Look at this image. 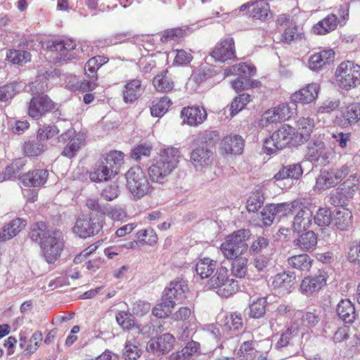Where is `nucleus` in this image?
Wrapping results in <instances>:
<instances>
[{"instance_id": "nucleus-1", "label": "nucleus", "mask_w": 360, "mask_h": 360, "mask_svg": "<svg viewBox=\"0 0 360 360\" xmlns=\"http://www.w3.org/2000/svg\"><path fill=\"white\" fill-rule=\"evenodd\" d=\"M180 152L174 147H168L161 150L160 155L154 159L148 169V174L153 182L163 184L167 176L177 167Z\"/></svg>"}, {"instance_id": "nucleus-2", "label": "nucleus", "mask_w": 360, "mask_h": 360, "mask_svg": "<svg viewBox=\"0 0 360 360\" xmlns=\"http://www.w3.org/2000/svg\"><path fill=\"white\" fill-rule=\"evenodd\" d=\"M48 90L46 80H36L30 84V91L32 95L28 103L27 112L30 117L39 120L51 112L55 108L54 102L44 92Z\"/></svg>"}, {"instance_id": "nucleus-3", "label": "nucleus", "mask_w": 360, "mask_h": 360, "mask_svg": "<svg viewBox=\"0 0 360 360\" xmlns=\"http://www.w3.org/2000/svg\"><path fill=\"white\" fill-rule=\"evenodd\" d=\"M124 153L118 150L106 153L92 167L90 179L94 182H103L114 177L124 163Z\"/></svg>"}, {"instance_id": "nucleus-4", "label": "nucleus", "mask_w": 360, "mask_h": 360, "mask_svg": "<svg viewBox=\"0 0 360 360\" xmlns=\"http://www.w3.org/2000/svg\"><path fill=\"white\" fill-rule=\"evenodd\" d=\"M250 231L248 229H239L227 236L220 246V250L228 259H233L240 257L247 250V240Z\"/></svg>"}, {"instance_id": "nucleus-5", "label": "nucleus", "mask_w": 360, "mask_h": 360, "mask_svg": "<svg viewBox=\"0 0 360 360\" xmlns=\"http://www.w3.org/2000/svg\"><path fill=\"white\" fill-rule=\"evenodd\" d=\"M125 177L126 186L135 200L142 198L153 190L145 172L140 167H131L125 174Z\"/></svg>"}, {"instance_id": "nucleus-6", "label": "nucleus", "mask_w": 360, "mask_h": 360, "mask_svg": "<svg viewBox=\"0 0 360 360\" xmlns=\"http://www.w3.org/2000/svg\"><path fill=\"white\" fill-rule=\"evenodd\" d=\"M335 77L340 89H353L360 84V65L350 60L342 62L336 68Z\"/></svg>"}, {"instance_id": "nucleus-7", "label": "nucleus", "mask_w": 360, "mask_h": 360, "mask_svg": "<svg viewBox=\"0 0 360 360\" xmlns=\"http://www.w3.org/2000/svg\"><path fill=\"white\" fill-rule=\"evenodd\" d=\"M295 129L288 124L282 125L264 143V148L267 154H273L285 148L295 136Z\"/></svg>"}, {"instance_id": "nucleus-8", "label": "nucleus", "mask_w": 360, "mask_h": 360, "mask_svg": "<svg viewBox=\"0 0 360 360\" xmlns=\"http://www.w3.org/2000/svg\"><path fill=\"white\" fill-rule=\"evenodd\" d=\"M44 259L48 264H54L60 257L64 248L63 233L60 231L51 236L39 245Z\"/></svg>"}, {"instance_id": "nucleus-9", "label": "nucleus", "mask_w": 360, "mask_h": 360, "mask_svg": "<svg viewBox=\"0 0 360 360\" xmlns=\"http://www.w3.org/2000/svg\"><path fill=\"white\" fill-rule=\"evenodd\" d=\"M108 58L104 56H96L91 58L84 65V74L88 78L84 79L80 84V89L83 91H94L98 86V70L108 62Z\"/></svg>"}, {"instance_id": "nucleus-10", "label": "nucleus", "mask_w": 360, "mask_h": 360, "mask_svg": "<svg viewBox=\"0 0 360 360\" xmlns=\"http://www.w3.org/2000/svg\"><path fill=\"white\" fill-rule=\"evenodd\" d=\"M299 206L297 202H282L277 204L266 205L260 212L259 220L262 225L270 226L276 217L281 218L290 213L292 208Z\"/></svg>"}, {"instance_id": "nucleus-11", "label": "nucleus", "mask_w": 360, "mask_h": 360, "mask_svg": "<svg viewBox=\"0 0 360 360\" xmlns=\"http://www.w3.org/2000/svg\"><path fill=\"white\" fill-rule=\"evenodd\" d=\"M75 49L76 44L72 39L54 41L47 46V51L55 63L75 58Z\"/></svg>"}, {"instance_id": "nucleus-12", "label": "nucleus", "mask_w": 360, "mask_h": 360, "mask_svg": "<svg viewBox=\"0 0 360 360\" xmlns=\"http://www.w3.org/2000/svg\"><path fill=\"white\" fill-rule=\"evenodd\" d=\"M103 228V221L98 217L83 216L79 217L73 227L75 234L86 238L97 234Z\"/></svg>"}, {"instance_id": "nucleus-13", "label": "nucleus", "mask_w": 360, "mask_h": 360, "mask_svg": "<svg viewBox=\"0 0 360 360\" xmlns=\"http://www.w3.org/2000/svg\"><path fill=\"white\" fill-rule=\"evenodd\" d=\"M304 330L300 326L298 321H294L285 330L282 331L277 340L275 348L282 350L289 345H299L300 339L303 337Z\"/></svg>"}, {"instance_id": "nucleus-14", "label": "nucleus", "mask_w": 360, "mask_h": 360, "mask_svg": "<svg viewBox=\"0 0 360 360\" xmlns=\"http://www.w3.org/2000/svg\"><path fill=\"white\" fill-rule=\"evenodd\" d=\"M206 22L207 23H212V18H207L199 21L197 24L166 30L162 33L160 40L163 43L176 42L184 37L188 33H191L198 28L205 25L207 24Z\"/></svg>"}, {"instance_id": "nucleus-15", "label": "nucleus", "mask_w": 360, "mask_h": 360, "mask_svg": "<svg viewBox=\"0 0 360 360\" xmlns=\"http://www.w3.org/2000/svg\"><path fill=\"white\" fill-rule=\"evenodd\" d=\"M293 202H297L299 206L292 208L290 211V213L297 210L293 219L292 229L294 232L300 233L306 231L311 224L313 212L309 207L304 205L300 201L294 200Z\"/></svg>"}, {"instance_id": "nucleus-16", "label": "nucleus", "mask_w": 360, "mask_h": 360, "mask_svg": "<svg viewBox=\"0 0 360 360\" xmlns=\"http://www.w3.org/2000/svg\"><path fill=\"white\" fill-rule=\"evenodd\" d=\"M211 56L216 61L221 63L233 59L236 57L233 38L226 37L219 41L214 47Z\"/></svg>"}, {"instance_id": "nucleus-17", "label": "nucleus", "mask_w": 360, "mask_h": 360, "mask_svg": "<svg viewBox=\"0 0 360 360\" xmlns=\"http://www.w3.org/2000/svg\"><path fill=\"white\" fill-rule=\"evenodd\" d=\"M320 90L319 84L311 83L292 94L290 101L293 106L297 103L308 104L314 101L319 95Z\"/></svg>"}, {"instance_id": "nucleus-18", "label": "nucleus", "mask_w": 360, "mask_h": 360, "mask_svg": "<svg viewBox=\"0 0 360 360\" xmlns=\"http://www.w3.org/2000/svg\"><path fill=\"white\" fill-rule=\"evenodd\" d=\"M212 160L213 152L204 145L196 147L191 153V162L197 171L209 167Z\"/></svg>"}, {"instance_id": "nucleus-19", "label": "nucleus", "mask_w": 360, "mask_h": 360, "mask_svg": "<svg viewBox=\"0 0 360 360\" xmlns=\"http://www.w3.org/2000/svg\"><path fill=\"white\" fill-rule=\"evenodd\" d=\"M219 326L224 335L226 334L229 338H231L236 332L243 328V323L241 314L235 312L224 315L219 320Z\"/></svg>"}, {"instance_id": "nucleus-20", "label": "nucleus", "mask_w": 360, "mask_h": 360, "mask_svg": "<svg viewBox=\"0 0 360 360\" xmlns=\"http://www.w3.org/2000/svg\"><path fill=\"white\" fill-rule=\"evenodd\" d=\"M181 117L183 123L191 127H196L207 119V114L203 107L188 106L181 110Z\"/></svg>"}, {"instance_id": "nucleus-21", "label": "nucleus", "mask_w": 360, "mask_h": 360, "mask_svg": "<svg viewBox=\"0 0 360 360\" xmlns=\"http://www.w3.org/2000/svg\"><path fill=\"white\" fill-rule=\"evenodd\" d=\"M326 276L324 274L305 277L300 285L302 294L310 296L319 292L326 284Z\"/></svg>"}, {"instance_id": "nucleus-22", "label": "nucleus", "mask_w": 360, "mask_h": 360, "mask_svg": "<svg viewBox=\"0 0 360 360\" xmlns=\"http://www.w3.org/2000/svg\"><path fill=\"white\" fill-rule=\"evenodd\" d=\"M48 176L46 169H37L22 175L20 180L26 186L40 187L45 184Z\"/></svg>"}, {"instance_id": "nucleus-23", "label": "nucleus", "mask_w": 360, "mask_h": 360, "mask_svg": "<svg viewBox=\"0 0 360 360\" xmlns=\"http://www.w3.org/2000/svg\"><path fill=\"white\" fill-rule=\"evenodd\" d=\"M335 52L333 49L323 50L312 55L309 60V68L312 70H319L326 65L333 63Z\"/></svg>"}, {"instance_id": "nucleus-24", "label": "nucleus", "mask_w": 360, "mask_h": 360, "mask_svg": "<svg viewBox=\"0 0 360 360\" xmlns=\"http://www.w3.org/2000/svg\"><path fill=\"white\" fill-rule=\"evenodd\" d=\"M249 252L250 255H273L275 252L274 244L268 237L257 236L251 244Z\"/></svg>"}, {"instance_id": "nucleus-25", "label": "nucleus", "mask_w": 360, "mask_h": 360, "mask_svg": "<svg viewBox=\"0 0 360 360\" xmlns=\"http://www.w3.org/2000/svg\"><path fill=\"white\" fill-rule=\"evenodd\" d=\"M354 191L349 186H339L330 192L329 202L335 207L346 206L349 199L353 197Z\"/></svg>"}, {"instance_id": "nucleus-26", "label": "nucleus", "mask_w": 360, "mask_h": 360, "mask_svg": "<svg viewBox=\"0 0 360 360\" xmlns=\"http://www.w3.org/2000/svg\"><path fill=\"white\" fill-rule=\"evenodd\" d=\"M295 272L284 271L278 273L272 278L271 285L281 291H288L295 283Z\"/></svg>"}, {"instance_id": "nucleus-27", "label": "nucleus", "mask_w": 360, "mask_h": 360, "mask_svg": "<svg viewBox=\"0 0 360 360\" xmlns=\"http://www.w3.org/2000/svg\"><path fill=\"white\" fill-rule=\"evenodd\" d=\"M332 224L340 231H347L353 227V215L347 209L338 210L333 217Z\"/></svg>"}, {"instance_id": "nucleus-28", "label": "nucleus", "mask_w": 360, "mask_h": 360, "mask_svg": "<svg viewBox=\"0 0 360 360\" xmlns=\"http://www.w3.org/2000/svg\"><path fill=\"white\" fill-rule=\"evenodd\" d=\"M143 93L141 81L134 79L128 81L122 91L123 101L125 103H131L137 100Z\"/></svg>"}, {"instance_id": "nucleus-29", "label": "nucleus", "mask_w": 360, "mask_h": 360, "mask_svg": "<svg viewBox=\"0 0 360 360\" xmlns=\"http://www.w3.org/2000/svg\"><path fill=\"white\" fill-rule=\"evenodd\" d=\"M293 243L303 252H312L317 245V236L313 231H308L299 235Z\"/></svg>"}, {"instance_id": "nucleus-30", "label": "nucleus", "mask_w": 360, "mask_h": 360, "mask_svg": "<svg viewBox=\"0 0 360 360\" xmlns=\"http://www.w3.org/2000/svg\"><path fill=\"white\" fill-rule=\"evenodd\" d=\"M338 24V15L333 13L328 14L323 20L316 23L312 27V31L314 34L325 35L335 30Z\"/></svg>"}, {"instance_id": "nucleus-31", "label": "nucleus", "mask_w": 360, "mask_h": 360, "mask_svg": "<svg viewBox=\"0 0 360 360\" xmlns=\"http://www.w3.org/2000/svg\"><path fill=\"white\" fill-rule=\"evenodd\" d=\"M336 311L339 318L347 323H353L357 316L354 304L347 299L340 301Z\"/></svg>"}, {"instance_id": "nucleus-32", "label": "nucleus", "mask_w": 360, "mask_h": 360, "mask_svg": "<svg viewBox=\"0 0 360 360\" xmlns=\"http://www.w3.org/2000/svg\"><path fill=\"white\" fill-rule=\"evenodd\" d=\"M26 224V221L21 218H16L11 221L0 231V241H6L13 238L25 227Z\"/></svg>"}, {"instance_id": "nucleus-33", "label": "nucleus", "mask_w": 360, "mask_h": 360, "mask_svg": "<svg viewBox=\"0 0 360 360\" xmlns=\"http://www.w3.org/2000/svg\"><path fill=\"white\" fill-rule=\"evenodd\" d=\"M221 146L226 153L241 154L243 151L244 140L240 136L229 135L222 139Z\"/></svg>"}, {"instance_id": "nucleus-34", "label": "nucleus", "mask_w": 360, "mask_h": 360, "mask_svg": "<svg viewBox=\"0 0 360 360\" xmlns=\"http://www.w3.org/2000/svg\"><path fill=\"white\" fill-rule=\"evenodd\" d=\"M303 174V169L300 163L290 164L283 166L280 170L274 175V179L276 181L290 179L298 180Z\"/></svg>"}, {"instance_id": "nucleus-35", "label": "nucleus", "mask_w": 360, "mask_h": 360, "mask_svg": "<svg viewBox=\"0 0 360 360\" xmlns=\"http://www.w3.org/2000/svg\"><path fill=\"white\" fill-rule=\"evenodd\" d=\"M186 288L183 281H172L169 286L165 288L163 297L167 300H174L176 303L184 298Z\"/></svg>"}, {"instance_id": "nucleus-36", "label": "nucleus", "mask_w": 360, "mask_h": 360, "mask_svg": "<svg viewBox=\"0 0 360 360\" xmlns=\"http://www.w3.org/2000/svg\"><path fill=\"white\" fill-rule=\"evenodd\" d=\"M58 231V230L48 229L46 223L44 221H38L31 226L29 236L32 241L40 245L43 240L51 236V233Z\"/></svg>"}, {"instance_id": "nucleus-37", "label": "nucleus", "mask_w": 360, "mask_h": 360, "mask_svg": "<svg viewBox=\"0 0 360 360\" xmlns=\"http://www.w3.org/2000/svg\"><path fill=\"white\" fill-rule=\"evenodd\" d=\"M313 260L307 254H301L289 257L288 265L300 272H308L312 265Z\"/></svg>"}, {"instance_id": "nucleus-38", "label": "nucleus", "mask_w": 360, "mask_h": 360, "mask_svg": "<svg viewBox=\"0 0 360 360\" xmlns=\"http://www.w3.org/2000/svg\"><path fill=\"white\" fill-rule=\"evenodd\" d=\"M217 262L208 257L200 259L195 266L198 276L201 279L209 278L216 269Z\"/></svg>"}, {"instance_id": "nucleus-39", "label": "nucleus", "mask_w": 360, "mask_h": 360, "mask_svg": "<svg viewBox=\"0 0 360 360\" xmlns=\"http://www.w3.org/2000/svg\"><path fill=\"white\" fill-rule=\"evenodd\" d=\"M314 126V120L309 117L298 119L297 134L300 135V142L307 141L309 139Z\"/></svg>"}, {"instance_id": "nucleus-40", "label": "nucleus", "mask_w": 360, "mask_h": 360, "mask_svg": "<svg viewBox=\"0 0 360 360\" xmlns=\"http://www.w3.org/2000/svg\"><path fill=\"white\" fill-rule=\"evenodd\" d=\"M338 184L331 169L321 171L316 178V188L319 190H326Z\"/></svg>"}, {"instance_id": "nucleus-41", "label": "nucleus", "mask_w": 360, "mask_h": 360, "mask_svg": "<svg viewBox=\"0 0 360 360\" xmlns=\"http://www.w3.org/2000/svg\"><path fill=\"white\" fill-rule=\"evenodd\" d=\"M139 342L134 338L128 337L123 349V357L125 360H136L141 355L139 348Z\"/></svg>"}, {"instance_id": "nucleus-42", "label": "nucleus", "mask_w": 360, "mask_h": 360, "mask_svg": "<svg viewBox=\"0 0 360 360\" xmlns=\"http://www.w3.org/2000/svg\"><path fill=\"white\" fill-rule=\"evenodd\" d=\"M84 141V138L83 134L80 133L75 134L64 148L61 155L70 159L74 158L77 155Z\"/></svg>"}, {"instance_id": "nucleus-43", "label": "nucleus", "mask_w": 360, "mask_h": 360, "mask_svg": "<svg viewBox=\"0 0 360 360\" xmlns=\"http://www.w3.org/2000/svg\"><path fill=\"white\" fill-rule=\"evenodd\" d=\"M256 73V68L248 63H240L238 65H233L229 69L225 70V75H238L239 77H250L255 75Z\"/></svg>"}, {"instance_id": "nucleus-44", "label": "nucleus", "mask_w": 360, "mask_h": 360, "mask_svg": "<svg viewBox=\"0 0 360 360\" xmlns=\"http://www.w3.org/2000/svg\"><path fill=\"white\" fill-rule=\"evenodd\" d=\"M167 71L161 72L155 76L153 83L155 89L161 92H167L174 87V82L167 76Z\"/></svg>"}, {"instance_id": "nucleus-45", "label": "nucleus", "mask_w": 360, "mask_h": 360, "mask_svg": "<svg viewBox=\"0 0 360 360\" xmlns=\"http://www.w3.org/2000/svg\"><path fill=\"white\" fill-rule=\"evenodd\" d=\"M220 283L215 288L217 289V293L221 297H228L238 291V281L233 278H229L228 281Z\"/></svg>"}, {"instance_id": "nucleus-46", "label": "nucleus", "mask_w": 360, "mask_h": 360, "mask_svg": "<svg viewBox=\"0 0 360 360\" xmlns=\"http://www.w3.org/2000/svg\"><path fill=\"white\" fill-rule=\"evenodd\" d=\"M266 298L261 297L253 301L249 306V316L253 319H260L266 314Z\"/></svg>"}, {"instance_id": "nucleus-47", "label": "nucleus", "mask_w": 360, "mask_h": 360, "mask_svg": "<svg viewBox=\"0 0 360 360\" xmlns=\"http://www.w3.org/2000/svg\"><path fill=\"white\" fill-rule=\"evenodd\" d=\"M342 117L349 124L356 123L360 124V103L349 104L342 112Z\"/></svg>"}, {"instance_id": "nucleus-48", "label": "nucleus", "mask_w": 360, "mask_h": 360, "mask_svg": "<svg viewBox=\"0 0 360 360\" xmlns=\"http://www.w3.org/2000/svg\"><path fill=\"white\" fill-rule=\"evenodd\" d=\"M25 165L23 159L19 158L14 160L10 165L6 167L4 172V179L6 180L15 179L20 176V171Z\"/></svg>"}, {"instance_id": "nucleus-49", "label": "nucleus", "mask_w": 360, "mask_h": 360, "mask_svg": "<svg viewBox=\"0 0 360 360\" xmlns=\"http://www.w3.org/2000/svg\"><path fill=\"white\" fill-rule=\"evenodd\" d=\"M250 95L246 93L241 94L235 97L229 107L230 115L234 117L242 110L250 102Z\"/></svg>"}, {"instance_id": "nucleus-50", "label": "nucleus", "mask_w": 360, "mask_h": 360, "mask_svg": "<svg viewBox=\"0 0 360 360\" xmlns=\"http://www.w3.org/2000/svg\"><path fill=\"white\" fill-rule=\"evenodd\" d=\"M270 11L269 5L264 1H254L250 16L255 19L264 20Z\"/></svg>"}, {"instance_id": "nucleus-51", "label": "nucleus", "mask_w": 360, "mask_h": 360, "mask_svg": "<svg viewBox=\"0 0 360 360\" xmlns=\"http://www.w3.org/2000/svg\"><path fill=\"white\" fill-rule=\"evenodd\" d=\"M172 101L167 96L161 98L158 102L150 107L151 115L156 117H162L172 105Z\"/></svg>"}, {"instance_id": "nucleus-52", "label": "nucleus", "mask_w": 360, "mask_h": 360, "mask_svg": "<svg viewBox=\"0 0 360 360\" xmlns=\"http://www.w3.org/2000/svg\"><path fill=\"white\" fill-rule=\"evenodd\" d=\"M30 52L23 50L11 49L6 53V59L13 64H22L30 60Z\"/></svg>"}, {"instance_id": "nucleus-53", "label": "nucleus", "mask_w": 360, "mask_h": 360, "mask_svg": "<svg viewBox=\"0 0 360 360\" xmlns=\"http://www.w3.org/2000/svg\"><path fill=\"white\" fill-rule=\"evenodd\" d=\"M175 305L174 300H167L165 298V300L158 304L153 309V314L160 319L165 318L169 316L171 313L172 309Z\"/></svg>"}, {"instance_id": "nucleus-54", "label": "nucleus", "mask_w": 360, "mask_h": 360, "mask_svg": "<svg viewBox=\"0 0 360 360\" xmlns=\"http://www.w3.org/2000/svg\"><path fill=\"white\" fill-rule=\"evenodd\" d=\"M20 91V83L11 82L0 86V101L6 102L18 93Z\"/></svg>"}, {"instance_id": "nucleus-55", "label": "nucleus", "mask_w": 360, "mask_h": 360, "mask_svg": "<svg viewBox=\"0 0 360 360\" xmlns=\"http://www.w3.org/2000/svg\"><path fill=\"white\" fill-rule=\"evenodd\" d=\"M333 217L328 207H320L314 217V221L319 226H327L332 223Z\"/></svg>"}, {"instance_id": "nucleus-56", "label": "nucleus", "mask_w": 360, "mask_h": 360, "mask_svg": "<svg viewBox=\"0 0 360 360\" xmlns=\"http://www.w3.org/2000/svg\"><path fill=\"white\" fill-rule=\"evenodd\" d=\"M44 144L39 139L25 142L23 146L24 152L27 156H38L43 151Z\"/></svg>"}, {"instance_id": "nucleus-57", "label": "nucleus", "mask_w": 360, "mask_h": 360, "mask_svg": "<svg viewBox=\"0 0 360 360\" xmlns=\"http://www.w3.org/2000/svg\"><path fill=\"white\" fill-rule=\"evenodd\" d=\"M60 132L59 127L56 124L44 125L38 129L37 138L40 141L49 140Z\"/></svg>"}, {"instance_id": "nucleus-58", "label": "nucleus", "mask_w": 360, "mask_h": 360, "mask_svg": "<svg viewBox=\"0 0 360 360\" xmlns=\"http://www.w3.org/2000/svg\"><path fill=\"white\" fill-rule=\"evenodd\" d=\"M232 262V273L238 278H243L245 276L248 269V259L245 257H238L233 259Z\"/></svg>"}, {"instance_id": "nucleus-59", "label": "nucleus", "mask_w": 360, "mask_h": 360, "mask_svg": "<svg viewBox=\"0 0 360 360\" xmlns=\"http://www.w3.org/2000/svg\"><path fill=\"white\" fill-rule=\"evenodd\" d=\"M264 198L260 192L254 193L247 200L246 207L249 212H255L263 205Z\"/></svg>"}, {"instance_id": "nucleus-60", "label": "nucleus", "mask_w": 360, "mask_h": 360, "mask_svg": "<svg viewBox=\"0 0 360 360\" xmlns=\"http://www.w3.org/2000/svg\"><path fill=\"white\" fill-rule=\"evenodd\" d=\"M253 256V259L251 262L252 264L257 271H264L268 266L270 264L272 259V255H251Z\"/></svg>"}, {"instance_id": "nucleus-61", "label": "nucleus", "mask_w": 360, "mask_h": 360, "mask_svg": "<svg viewBox=\"0 0 360 360\" xmlns=\"http://www.w3.org/2000/svg\"><path fill=\"white\" fill-rule=\"evenodd\" d=\"M152 151V146L149 144L143 143L136 146L131 151V157L135 160H141L142 158H148Z\"/></svg>"}, {"instance_id": "nucleus-62", "label": "nucleus", "mask_w": 360, "mask_h": 360, "mask_svg": "<svg viewBox=\"0 0 360 360\" xmlns=\"http://www.w3.org/2000/svg\"><path fill=\"white\" fill-rule=\"evenodd\" d=\"M160 345V354L169 352L174 346V337L170 333H165L158 338Z\"/></svg>"}, {"instance_id": "nucleus-63", "label": "nucleus", "mask_w": 360, "mask_h": 360, "mask_svg": "<svg viewBox=\"0 0 360 360\" xmlns=\"http://www.w3.org/2000/svg\"><path fill=\"white\" fill-rule=\"evenodd\" d=\"M253 341H245L237 352V354L241 358V360H248L252 356L257 350L255 349Z\"/></svg>"}, {"instance_id": "nucleus-64", "label": "nucleus", "mask_w": 360, "mask_h": 360, "mask_svg": "<svg viewBox=\"0 0 360 360\" xmlns=\"http://www.w3.org/2000/svg\"><path fill=\"white\" fill-rule=\"evenodd\" d=\"M347 259L360 270V240L349 248Z\"/></svg>"}]
</instances>
